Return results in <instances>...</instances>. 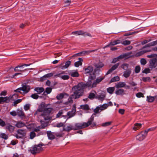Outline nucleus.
<instances>
[{"mask_svg": "<svg viewBox=\"0 0 157 157\" xmlns=\"http://www.w3.org/2000/svg\"><path fill=\"white\" fill-rule=\"evenodd\" d=\"M146 136L144 131L142 132L136 136V139L140 141H142L145 138Z\"/></svg>", "mask_w": 157, "mask_h": 157, "instance_id": "obj_11", "label": "nucleus"}, {"mask_svg": "<svg viewBox=\"0 0 157 157\" xmlns=\"http://www.w3.org/2000/svg\"><path fill=\"white\" fill-rule=\"evenodd\" d=\"M157 56V55L156 54H152L147 56V57L148 58H151L152 57H155Z\"/></svg>", "mask_w": 157, "mask_h": 157, "instance_id": "obj_57", "label": "nucleus"}, {"mask_svg": "<svg viewBox=\"0 0 157 157\" xmlns=\"http://www.w3.org/2000/svg\"><path fill=\"white\" fill-rule=\"evenodd\" d=\"M111 121H110L103 123L102 124V126L105 127L109 126L111 124Z\"/></svg>", "mask_w": 157, "mask_h": 157, "instance_id": "obj_49", "label": "nucleus"}, {"mask_svg": "<svg viewBox=\"0 0 157 157\" xmlns=\"http://www.w3.org/2000/svg\"><path fill=\"white\" fill-rule=\"evenodd\" d=\"M128 64L127 63H124L122 64L121 67L124 70H127L128 68Z\"/></svg>", "mask_w": 157, "mask_h": 157, "instance_id": "obj_51", "label": "nucleus"}, {"mask_svg": "<svg viewBox=\"0 0 157 157\" xmlns=\"http://www.w3.org/2000/svg\"><path fill=\"white\" fill-rule=\"evenodd\" d=\"M17 115L21 118L25 117V114L22 109H18L17 110Z\"/></svg>", "mask_w": 157, "mask_h": 157, "instance_id": "obj_18", "label": "nucleus"}, {"mask_svg": "<svg viewBox=\"0 0 157 157\" xmlns=\"http://www.w3.org/2000/svg\"><path fill=\"white\" fill-rule=\"evenodd\" d=\"M15 127L11 125L7 124H6V128L10 132L12 133L13 132Z\"/></svg>", "mask_w": 157, "mask_h": 157, "instance_id": "obj_17", "label": "nucleus"}, {"mask_svg": "<svg viewBox=\"0 0 157 157\" xmlns=\"http://www.w3.org/2000/svg\"><path fill=\"white\" fill-rule=\"evenodd\" d=\"M148 52L147 50H141L140 51H139L137 52L135 54V56L136 57L139 56L143 54H144V53Z\"/></svg>", "mask_w": 157, "mask_h": 157, "instance_id": "obj_29", "label": "nucleus"}, {"mask_svg": "<svg viewBox=\"0 0 157 157\" xmlns=\"http://www.w3.org/2000/svg\"><path fill=\"white\" fill-rule=\"evenodd\" d=\"M30 105L29 104H26L24 106V109L27 111L29 110L30 108Z\"/></svg>", "mask_w": 157, "mask_h": 157, "instance_id": "obj_48", "label": "nucleus"}, {"mask_svg": "<svg viewBox=\"0 0 157 157\" xmlns=\"http://www.w3.org/2000/svg\"><path fill=\"white\" fill-rule=\"evenodd\" d=\"M89 81L87 82L86 83H84L82 82L79 83L77 85L75 86H74V89H76L79 92L78 93L77 97H78L79 95H82L83 93V89L85 87H90L92 88L95 87V86H93V83H92V82L91 81V80H90L88 79Z\"/></svg>", "mask_w": 157, "mask_h": 157, "instance_id": "obj_2", "label": "nucleus"}, {"mask_svg": "<svg viewBox=\"0 0 157 157\" xmlns=\"http://www.w3.org/2000/svg\"><path fill=\"white\" fill-rule=\"evenodd\" d=\"M140 70V68L139 66H137L136 67L135 70V72L136 73H139Z\"/></svg>", "mask_w": 157, "mask_h": 157, "instance_id": "obj_52", "label": "nucleus"}, {"mask_svg": "<svg viewBox=\"0 0 157 157\" xmlns=\"http://www.w3.org/2000/svg\"><path fill=\"white\" fill-rule=\"evenodd\" d=\"M121 43L122 44L126 45L130 44L131 43V42L129 40H125L123 41V42H121Z\"/></svg>", "mask_w": 157, "mask_h": 157, "instance_id": "obj_45", "label": "nucleus"}, {"mask_svg": "<svg viewBox=\"0 0 157 157\" xmlns=\"http://www.w3.org/2000/svg\"><path fill=\"white\" fill-rule=\"evenodd\" d=\"M31 97L34 99H37L38 98L39 96L36 94H33L31 95Z\"/></svg>", "mask_w": 157, "mask_h": 157, "instance_id": "obj_58", "label": "nucleus"}, {"mask_svg": "<svg viewBox=\"0 0 157 157\" xmlns=\"http://www.w3.org/2000/svg\"><path fill=\"white\" fill-rule=\"evenodd\" d=\"M155 128H150L149 129H147V130H146L144 131V133H145L147 135V133L148 131H154L155 130Z\"/></svg>", "mask_w": 157, "mask_h": 157, "instance_id": "obj_55", "label": "nucleus"}, {"mask_svg": "<svg viewBox=\"0 0 157 157\" xmlns=\"http://www.w3.org/2000/svg\"><path fill=\"white\" fill-rule=\"evenodd\" d=\"M108 107L107 104H104L100 106L97 107L94 110V112L96 113H98L100 112L105 109Z\"/></svg>", "mask_w": 157, "mask_h": 157, "instance_id": "obj_9", "label": "nucleus"}, {"mask_svg": "<svg viewBox=\"0 0 157 157\" xmlns=\"http://www.w3.org/2000/svg\"><path fill=\"white\" fill-rule=\"evenodd\" d=\"M140 63L141 65H145L147 63V61L144 58H142L140 59Z\"/></svg>", "mask_w": 157, "mask_h": 157, "instance_id": "obj_47", "label": "nucleus"}, {"mask_svg": "<svg viewBox=\"0 0 157 157\" xmlns=\"http://www.w3.org/2000/svg\"><path fill=\"white\" fill-rule=\"evenodd\" d=\"M94 68L92 66H89L84 69L85 73L90 75L89 78L90 80H93L96 78V76L94 74H93Z\"/></svg>", "mask_w": 157, "mask_h": 157, "instance_id": "obj_5", "label": "nucleus"}, {"mask_svg": "<svg viewBox=\"0 0 157 157\" xmlns=\"http://www.w3.org/2000/svg\"><path fill=\"white\" fill-rule=\"evenodd\" d=\"M157 58L152 59L149 61L150 68H153L157 66Z\"/></svg>", "mask_w": 157, "mask_h": 157, "instance_id": "obj_12", "label": "nucleus"}, {"mask_svg": "<svg viewBox=\"0 0 157 157\" xmlns=\"http://www.w3.org/2000/svg\"><path fill=\"white\" fill-rule=\"evenodd\" d=\"M72 90L73 91V94H72L71 97L68 98V102L69 103H72L73 102L72 98L76 99L79 98L82 95H79L78 97H77V96L78 95V94L79 91L76 89H74V86L72 88Z\"/></svg>", "mask_w": 157, "mask_h": 157, "instance_id": "obj_7", "label": "nucleus"}, {"mask_svg": "<svg viewBox=\"0 0 157 157\" xmlns=\"http://www.w3.org/2000/svg\"><path fill=\"white\" fill-rule=\"evenodd\" d=\"M104 77H99L97 78L96 80L93 82V86H96L97 84L99 83L102 80L104 79Z\"/></svg>", "mask_w": 157, "mask_h": 157, "instance_id": "obj_22", "label": "nucleus"}, {"mask_svg": "<svg viewBox=\"0 0 157 157\" xmlns=\"http://www.w3.org/2000/svg\"><path fill=\"white\" fill-rule=\"evenodd\" d=\"M66 95L67 94L65 93H60L57 95L56 98L58 100H60L63 98L64 96Z\"/></svg>", "mask_w": 157, "mask_h": 157, "instance_id": "obj_33", "label": "nucleus"}, {"mask_svg": "<svg viewBox=\"0 0 157 157\" xmlns=\"http://www.w3.org/2000/svg\"><path fill=\"white\" fill-rule=\"evenodd\" d=\"M147 101L149 102H152L154 99H155V97H152L151 96H147Z\"/></svg>", "mask_w": 157, "mask_h": 157, "instance_id": "obj_35", "label": "nucleus"}, {"mask_svg": "<svg viewBox=\"0 0 157 157\" xmlns=\"http://www.w3.org/2000/svg\"><path fill=\"white\" fill-rule=\"evenodd\" d=\"M131 73V70L129 69H128L124 71L123 75L125 78H128L130 76Z\"/></svg>", "mask_w": 157, "mask_h": 157, "instance_id": "obj_27", "label": "nucleus"}, {"mask_svg": "<svg viewBox=\"0 0 157 157\" xmlns=\"http://www.w3.org/2000/svg\"><path fill=\"white\" fill-rule=\"evenodd\" d=\"M10 99L7 97H0V104L3 103L4 102L8 103Z\"/></svg>", "mask_w": 157, "mask_h": 157, "instance_id": "obj_20", "label": "nucleus"}, {"mask_svg": "<svg viewBox=\"0 0 157 157\" xmlns=\"http://www.w3.org/2000/svg\"><path fill=\"white\" fill-rule=\"evenodd\" d=\"M36 136V133L33 132H32L30 134V139H33Z\"/></svg>", "mask_w": 157, "mask_h": 157, "instance_id": "obj_44", "label": "nucleus"}, {"mask_svg": "<svg viewBox=\"0 0 157 157\" xmlns=\"http://www.w3.org/2000/svg\"><path fill=\"white\" fill-rule=\"evenodd\" d=\"M10 114L13 116H15L17 115V111H13L10 112Z\"/></svg>", "mask_w": 157, "mask_h": 157, "instance_id": "obj_63", "label": "nucleus"}, {"mask_svg": "<svg viewBox=\"0 0 157 157\" xmlns=\"http://www.w3.org/2000/svg\"><path fill=\"white\" fill-rule=\"evenodd\" d=\"M144 82L149 81L150 80V78L149 77H144L142 78Z\"/></svg>", "mask_w": 157, "mask_h": 157, "instance_id": "obj_64", "label": "nucleus"}, {"mask_svg": "<svg viewBox=\"0 0 157 157\" xmlns=\"http://www.w3.org/2000/svg\"><path fill=\"white\" fill-rule=\"evenodd\" d=\"M95 97V94L93 93H90L88 97V98L90 99H93Z\"/></svg>", "mask_w": 157, "mask_h": 157, "instance_id": "obj_50", "label": "nucleus"}, {"mask_svg": "<svg viewBox=\"0 0 157 157\" xmlns=\"http://www.w3.org/2000/svg\"><path fill=\"white\" fill-rule=\"evenodd\" d=\"M121 43V41L120 40H117L111 41L110 42V44L108 45H107L105 47H107L110 46V45H114L116 44Z\"/></svg>", "mask_w": 157, "mask_h": 157, "instance_id": "obj_23", "label": "nucleus"}, {"mask_svg": "<svg viewBox=\"0 0 157 157\" xmlns=\"http://www.w3.org/2000/svg\"><path fill=\"white\" fill-rule=\"evenodd\" d=\"M76 111V105L74 104L73 105L72 110L71 111L68 112L67 115L64 116L65 118H67L66 120L74 116Z\"/></svg>", "mask_w": 157, "mask_h": 157, "instance_id": "obj_8", "label": "nucleus"}, {"mask_svg": "<svg viewBox=\"0 0 157 157\" xmlns=\"http://www.w3.org/2000/svg\"><path fill=\"white\" fill-rule=\"evenodd\" d=\"M52 89L51 88L47 87L46 89L45 92L47 94H49L51 92Z\"/></svg>", "mask_w": 157, "mask_h": 157, "instance_id": "obj_53", "label": "nucleus"}, {"mask_svg": "<svg viewBox=\"0 0 157 157\" xmlns=\"http://www.w3.org/2000/svg\"><path fill=\"white\" fill-rule=\"evenodd\" d=\"M119 65V63H117L115 64H114L113 66L112 67L109 69L107 72L106 73L105 75H107L108 74L110 73L111 72H112L113 71H114L115 69H116L117 67H118Z\"/></svg>", "mask_w": 157, "mask_h": 157, "instance_id": "obj_16", "label": "nucleus"}, {"mask_svg": "<svg viewBox=\"0 0 157 157\" xmlns=\"http://www.w3.org/2000/svg\"><path fill=\"white\" fill-rule=\"evenodd\" d=\"M52 110V108L47 107L45 103L42 102L40 103L38 109L35 112L34 115L39 118L38 120L41 123V124L40 126H39V129H35V131H39L40 129H43L47 126V123L46 122L42 123L43 121L42 118L44 119L45 120H48L50 119L51 117L50 114Z\"/></svg>", "mask_w": 157, "mask_h": 157, "instance_id": "obj_1", "label": "nucleus"}, {"mask_svg": "<svg viewBox=\"0 0 157 157\" xmlns=\"http://www.w3.org/2000/svg\"><path fill=\"white\" fill-rule=\"evenodd\" d=\"M43 146H44V144L42 143L34 145L30 147V151L32 154H36L43 150L42 147Z\"/></svg>", "mask_w": 157, "mask_h": 157, "instance_id": "obj_4", "label": "nucleus"}, {"mask_svg": "<svg viewBox=\"0 0 157 157\" xmlns=\"http://www.w3.org/2000/svg\"><path fill=\"white\" fill-rule=\"evenodd\" d=\"M141 125L142 124L140 123H136L133 128V129L134 130H138L141 127Z\"/></svg>", "mask_w": 157, "mask_h": 157, "instance_id": "obj_32", "label": "nucleus"}, {"mask_svg": "<svg viewBox=\"0 0 157 157\" xmlns=\"http://www.w3.org/2000/svg\"><path fill=\"white\" fill-rule=\"evenodd\" d=\"M96 115L95 114H93L87 123L82 122L76 123L75 125V129L77 130L84 128L92 124L94 121V117Z\"/></svg>", "mask_w": 157, "mask_h": 157, "instance_id": "obj_3", "label": "nucleus"}, {"mask_svg": "<svg viewBox=\"0 0 157 157\" xmlns=\"http://www.w3.org/2000/svg\"><path fill=\"white\" fill-rule=\"evenodd\" d=\"M17 133L15 135L17 139L21 138L25 136L26 131L25 130L19 129L17 130Z\"/></svg>", "mask_w": 157, "mask_h": 157, "instance_id": "obj_10", "label": "nucleus"}, {"mask_svg": "<svg viewBox=\"0 0 157 157\" xmlns=\"http://www.w3.org/2000/svg\"><path fill=\"white\" fill-rule=\"evenodd\" d=\"M6 125L5 123L2 121L1 119H0V125L2 127H3Z\"/></svg>", "mask_w": 157, "mask_h": 157, "instance_id": "obj_61", "label": "nucleus"}, {"mask_svg": "<svg viewBox=\"0 0 157 157\" xmlns=\"http://www.w3.org/2000/svg\"><path fill=\"white\" fill-rule=\"evenodd\" d=\"M75 126H74L71 125H69L66 127H64L63 129V130L67 132H69L72 130H75Z\"/></svg>", "mask_w": 157, "mask_h": 157, "instance_id": "obj_21", "label": "nucleus"}, {"mask_svg": "<svg viewBox=\"0 0 157 157\" xmlns=\"http://www.w3.org/2000/svg\"><path fill=\"white\" fill-rule=\"evenodd\" d=\"M64 74V72L63 71L62 73L58 74L56 75V76L59 77L63 80H67L69 78V76L67 75H60L61 74Z\"/></svg>", "mask_w": 157, "mask_h": 157, "instance_id": "obj_19", "label": "nucleus"}, {"mask_svg": "<svg viewBox=\"0 0 157 157\" xmlns=\"http://www.w3.org/2000/svg\"><path fill=\"white\" fill-rule=\"evenodd\" d=\"M136 96L137 98H140L141 97H144V95L141 93L139 92L136 94Z\"/></svg>", "mask_w": 157, "mask_h": 157, "instance_id": "obj_59", "label": "nucleus"}, {"mask_svg": "<svg viewBox=\"0 0 157 157\" xmlns=\"http://www.w3.org/2000/svg\"><path fill=\"white\" fill-rule=\"evenodd\" d=\"M23 68V66H18L14 68V71H22V68Z\"/></svg>", "mask_w": 157, "mask_h": 157, "instance_id": "obj_42", "label": "nucleus"}, {"mask_svg": "<svg viewBox=\"0 0 157 157\" xmlns=\"http://www.w3.org/2000/svg\"><path fill=\"white\" fill-rule=\"evenodd\" d=\"M47 136L48 138L50 140L53 139L55 138V136L50 131L47 132Z\"/></svg>", "mask_w": 157, "mask_h": 157, "instance_id": "obj_30", "label": "nucleus"}, {"mask_svg": "<svg viewBox=\"0 0 157 157\" xmlns=\"http://www.w3.org/2000/svg\"><path fill=\"white\" fill-rule=\"evenodd\" d=\"M104 66V64L102 62H99L95 64V66L97 68H101Z\"/></svg>", "mask_w": 157, "mask_h": 157, "instance_id": "obj_38", "label": "nucleus"}, {"mask_svg": "<svg viewBox=\"0 0 157 157\" xmlns=\"http://www.w3.org/2000/svg\"><path fill=\"white\" fill-rule=\"evenodd\" d=\"M80 107L82 109H83L84 110H88L89 109V106L87 104L82 105L80 106Z\"/></svg>", "mask_w": 157, "mask_h": 157, "instance_id": "obj_43", "label": "nucleus"}, {"mask_svg": "<svg viewBox=\"0 0 157 157\" xmlns=\"http://www.w3.org/2000/svg\"><path fill=\"white\" fill-rule=\"evenodd\" d=\"M63 114V111L62 110H60L59 111L58 113L57 114L56 116V118L59 117Z\"/></svg>", "mask_w": 157, "mask_h": 157, "instance_id": "obj_54", "label": "nucleus"}, {"mask_svg": "<svg viewBox=\"0 0 157 157\" xmlns=\"http://www.w3.org/2000/svg\"><path fill=\"white\" fill-rule=\"evenodd\" d=\"M106 93L104 91H101L97 95V98L99 100H103L105 98Z\"/></svg>", "mask_w": 157, "mask_h": 157, "instance_id": "obj_13", "label": "nucleus"}, {"mask_svg": "<svg viewBox=\"0 0 157 157\" xmlns=\"http://www.w3.org/2000/svg\"><path fill=\"white\" fill-rule=\"evenodd\" d=\"M126 84L124 82H118L116 85V87L117 88H122L125 86Z\"/></svg>", "mask_w": 157, "mask_h": 157, "instance_id": "obj_28", "label": "nucleus"}, {"mask_svg": "<svg viewBox=\"0 0 157 157\" xmlns=\"http://www.w3.org/2000/svg\"><path fill=\"white\" fill-rule=\"evenodd\" d=\"M19 75H21V73H18L15 74L14 75H13V76L12 77H10V76H6V77H5V79H7V78H14L16 76Z\"/></svg>", "mask_w": 157, "mask_h": 157, "instance_id": "obj_46", "label": "nucleus"}, {"mask_svg": "<svg viewBox=\"0 0 157 157\" xmlns=\"http://www.w3.org/2000/svg\"><path fill=\"white\" fill-rule=\"evenodd\" d=\"M83 61V59L82 58H79L78 61L76 62L74 64L75 66L76 67H78L79 66L82 65V62Z\"/></svg>", "mask_w": 157, "mask_h": 157, "instance_id": "obj_25", "label": "nucleus"}, {"mask_svg": "<svg viewBox=\"0 0 157 157\" xmlns=\"http://www.w3.org/2000/svg\"><path fill=\"white\" fill-rule=\"evenodd\" d=\"M115 90L114 87H109L107 89V92L110 94H112L113 93Z\"/></svg>", "mask_w": 157, "mask_h": 157, "instance_id": "obj_34", "label": "nucleus"}, {"mask_svg": "<svg viewBox=\"0 0 157 157\" xmlns=\"http://www.w3.org/2000/svg\"><path fill=\"white\" fill-rule=\"evenodd\" d=\"M25 126V123L21 121L17 122L15 124L16 127L18 128H21Z\"/></svg>", "mask_w": 157, "mask_h": 157, "instance_id": "obj_24", "label": "nucleus"}, {"mask_svg": "<svg viewBox=\"0 0 157 157\" xmlns=\"http://www.w3.org/2000/svg\"><path fill=\"white\" fill-rule=\"evenodd\" d=\"M0 137L5 140H7L8 138V135L6 134L5 133H0Z\"/></svg>", "mask_w": 157, "mask_h": 157, "instance_id": "obj_37", "label": "nucleus"}, {"mask_svg": "<svg viewBox=\"0 0 157 157\" xmlns=\"http://www.w3.org/2000/svg\"><path fill=\"white\" fill-rule=\"evenodd\" d=\"M81 35H83L85 36H89L90 37H92V36L90 34L86 32H83V33Z\"/></svg>", "mask_w": 157, "mask_h": 157, "instance_id": "obj_60", "label": "nucleus"}, {"mask_svg": "<svg viewBox=\"0 0 157 157\" xmlns=\"http://www.w3.org/2000/svg\"><path fill=\"white\" fill-rule=\"evenodd\" d=\"M47 79V77H46L45 75H44L43 76L40 78V81H43L44 80H45Z\"/></svg>", "mask_w": 157, "mask_h": 157, "instance_id": "obj_62", "label": "nucleus"}, {"mask_svg": "<svg viewBox=\"0 0 157 157\" xmlns=\"http://www.w3.org/2000/svg\"><path fill=\"white\" fill-rule=\"evenodd\" d=\"M71 62L70 61H67L65 65H63V64H61L59 65V67L62 70H64L65 69L67 68L71 64Z\"/></svg>", "mask_w": 157, "mask_h": 157, "instance_id": "obj_15", "label": "nucleus"}, {"mask_svg": "<svg viewBox=\"0 0 157 157\" xmlns=\"http://www.w3.org/2000/svg\"><path fill=\"white\" fill-rule=\"evenodd\" d=\"M129 56V53H125L122 55H121L117 57L118 60L124 58H127Z\"/></svg>", "mask_w": 157, "mask_h": 157, "instance_id": "obj_26", "label": "nucleus"}, {"mask_svg": "<svg viewBox=\"0 0 157 157\" xmlns=\"http://www.w3.org/2000/svg\"><path fill=\"white\" fill-rule=\"evenodd\" d=\"M34 90L40 94L44 91V89L43 87H36L35 88Z\"/></svg>", "mask_w": 157, "mask_h": 157, "instance_id": "obj_31", "label": "nucleus"}, {"mask_svg": "<svg viewBox=\"0 0 157 157\" xmlns=\"http://www.w3.org/2000/svg\"><path fill=\"white\" fill-rule=\"evenodd\" d=\"M83 33V31L81 30L73 32L71 33L72 34L75 35L76 36L81 35Z\"/></svg>", "mask_w": 157, "mask_h": 157, "instance_id": "obj_36", "label": "nucleus"}, {"mask_svg": "<svg viewBox=\"0 0 157 157\" xmlns=\"http://www.w3.org/2000/svg\"><path fill=\"white\" fill-rule=\"evenodd\" d=\"M30 89L29 86L24 85L21 88H19L17 89L15 91L22 94H25L28 92Z\"/></svg>", "mask_w": 157, "mask_h": 157, "instance_id": "obj_6", "label": "nucleus"}, {"mask_svg": "<svg viewBox=\"0 0 157 157\" xmlns=\"http://www.w3.org/2000/svg\"><path fill=\"white\" fill-rule=\"evenodd\" d=\"M124 92V90L122 89H120L117 90L115 92V93L117 95H120L122 94Z\"/></svg>", "mask_w": 157, "mask_h": 157, "instance_id": "obj_40", "label": "nucleus"}, {"mask_svg": "<svg viewBox=\"0 0 157 157\" xmlns=\"http://www.w3.org/2000/svg\"><path fill=\"white\" fill-rule=\"evenodd\" d=\"M22 101V99H17V100H15L14 101L13 103V105L14 106H16L17 105V104L20 102Z\"/></svg>", "mask_w": 157, "mask_h": 157, "instance_id": "obj_56", "label": "nucleus"}, {"mask_svg": "<svg viewBox=\"0 0 157 157\" xmlns=\"http://www.w3.org/2000/svg\"><path fill=\"white\" fill-rule=\"evenodd\" d=\"M68 73L72 77H77L79 76V74L77 70H70L68 71Z\"/></svg>", "mask_w": 157, "mask_h": 157, "instance_id": "obj_14", "label": "nucleus"}, {"mask_svg": "<svg viewBox=\"0 0 157 157\" xmlns=\"http://www.w3.org/2000/svg\"><path fill=\"white\" fill-rule=\"evenodd\" d=\"M157 44V40L155 41H154L152 42L149 43V44H148L146 45V46H148V47H150V46H155Z\"/></svg>", "mask_w": 157, "mask_h": 157, "instance_id": "obj_41", "label": "nucleus"}, {"mask_svg": "<svg viewBox=\"0 0 157 157\" xmlns=\"http://www.w3.org/2000/svg\"><path fill=\"white\" fill-rule=\"evenodd\" d=\"M120 80V78L118 76H115L112 78L110 82H114L117 81H118Z\"/></svg>", "mask_w": 157, "mask_h": 157, "instance_id": "obj_39", "label": "nucleus"}]
</instances>
